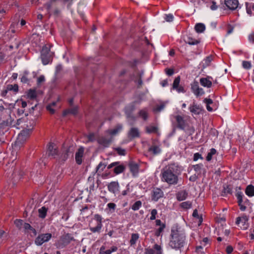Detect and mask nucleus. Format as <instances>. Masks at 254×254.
<instances>
[{"label": "nucleus", "instance_id": "57", "mask_svg": "<svg viewBox=\"0 0 254 254\" xmlns=\"http://www.w3.org/2000/svg\"><path fill=\"white\" fill-rule=\"evenodd\" d=\"M173 18H174V17H173V15L171 14H169L168 15H166V16L165 18V20L168 22L172 21L173 20Z\"/></svg>", "mask_w": 254, "mask_h": 254}, {"label": "nucleus", "instance_id": "49", "mask_svg": "<svg viewBox=\"0 0 254 254\" xmlns=\"http://www.w3.org/2000/svg\"><path fill=\"white\" fill-rule=\"evenodd\" d=\"M14 223L17 228L20 229L23 225V220L21 219H16L14 221Z\"/></svg>", "mask_w": 254, "mask_h": 254}, {"label": "nucleus", "instance_id": "53", "mask_svg": "<svg viewBox=\"0 0 254 254\" xmlns=\"http://www.w3.org/2000/svg\"><path fill=\"white\" fill-rule=\"evenodd\" d=\"M236 195L238 199V202L242 203V202H243L242 192L241 191H239V192H237Z\"/></svg>", "mask_w": 254, "mask_h": 254}, {"label": "nucleus", "instance_id": "60", "mask_svg": "<svg viewBox=\"0 0 254 254\" xmlns=\"http://www.w3.org/2000/svg\"><path fill=\"white\" fill-rule=\"evenodd\" d=\"M95 135L94 133H90L87 136V138L89 141H93L94 140Z\"/></svg>", "mask_w": 254, "mask_h": 254}, {"label": "nucleus", "instance_id": "56", "mask_svg": "<svg viewBox=\"0 0 254 254\" xmlns=\"http://www.w3.org/2000/svg\"><path fill=\"white\" fill-rule=\"evenodd\" d=\"M165 71L166 73L169 76L172 75L174 72V70L172 68H166Z\"/></svg>", "mask_w": 254, "mask_h": 254}, {"label": "nucleus", "instance_id": "5", "mask_svg": "<svg viewBox=\"0 0 254 254\" xmlns=\"http://www.w3.org/2000/svg\"><path fill=\"white\" fill-rule=\"evenodd\" d=\"M248 221V219L246 216L238 217L237 218L236 223L239 226L241 229L246 230L249 226Z\"/></svg>", "mask_w": 254, "mask_h": 254}, {"label": "nucleus", "instance_id": "18", "mask_svg": "<svg viewBox=\"0 0 254 254\" xmlns=\"http://www.w3.org/2000/svg\"><path fill=\"white\" fill-rule=\"evenodd\" d=\"M23 227L27 233H29L31 237H35L37 235V231L29 223H25Z\"/></svg>", "mask_w": 254, "mask_h": 254}, {"label": "nucleus", "instance_id": "19", "mask_svg": "<svg viewBox=\"0 0 254 254\" xmlns=\"http://www.w3.org/2000/svg\"><path fill=\"white\" fill-rule=\"evenodd\" d=\"M119 184L118 182H112L108 185V190L114 193L119 190Z\"/></svg>", "mask_w": 254, "mask_h": 254}, {"label": "nucleus", "instance_id": "20", "mask_svg": "<svg viewBox=\"0 0 254 254\" xmlns=\"http://www.w3.org/2000/svg\"><path fill=\"white\" fill-rule=\"evenodd\" d=\"M189 109L190 112L195 115H199L202 110V108L199 105H197L194 102L193 103L192 105L190 106Z\"/></svg>", "mask_w": 254, "mask_h": 254}, {"label": "nucleus", "instance_id": "51", "mask_svg": "<svg viewBox=\"0 0 254 254\" xmlns=\"http://www.w3.org/2000/svg\"><path fill=\"white\" fill-rule=\"evenodd\" d=\"M157 214V211L156 209H153L151 211V216L150 219L151 220H154L156 219V215Z\"/></svg>", "mask_w": 254, "mask_h": 254}, {"label": "nucleus", "instance_id": "6", "mask_svg": "<svg viewBox=\"0 0 254 254\" xmlns=\"http://www.w3.org/2000/svg\"><path fill=\"white\" fill-rule=\"evenodd\" d=\"M94 219L97 221V226L95 227H90V230L93 233L99 232L102 227V218L99 214H97L94 215Z\"/></svg>", "mask_w": 254, "mask_h": 254}, {"label": "nucleus", "instance_id": "21", "mask_svg": "<svg viewBox=\"0 0 254 254\" xmlns=\"http://www.w3.org/2000/svg\"><path fill=\"white\" fill-rule=\"evenodd\" d=\"M126 169V166L124 164H120V162H119V164L117 166H115L114 168L113 172L115 174L118 175L124 172Z\"/></svg>", "mask_w": 254, "mask_h": 254}, {"label": "nucleus", "instance_id": "58", "mask_svg": "<svg viewBox=\"0 0 254 254\" xmlns=\"http://www.w3.org/2000/svg\"><path fill=\"white\" fill-rule=\"evenodd\" d=\"M69 112L70 114L72 115H76L78 112V110L77 108H73L71 109H68Z\"/></svg>", "mask_w": 254, "mask_h": 254}, {"label": "nucleus", "instance_id": "16", "mask_svg": "<svg viewBox=\"0 0 254 254\" xmlns=\"http://www.w3.org/2000/svg\"><path fill=\"white\" fill-rule=\"evenodd\" d=\"M225 4L229 9L235 10L238 7L239 2L238 0H225Z\"/></svg>", "mask_w": 254, "mask_h": 254}, {"label": "nucleus", "instance_id": "9", "mask_svg": "<svg viewBox=\"0 0 254 254\" xmlns=\"http://www.w3.org/2000/svg\"><path fill=\"white\" fill-rule=\"evenodd\" d=\"M153 249L147 248L145 249V254H162V249L160 245L155 244Z\"/></svg>", "mask_w": 254, "mask_h": 254}, {"label": "nucleus", "instance_id": "24", "mask_svg": "<svg viewBox=\"0 0 254 254\" xmlns=\"http://www.w3.org/2000/svg\"><path fill=\"white\" fill-rule=\"evenodd\" d=\"M128 167L130 171L133 175H135L138 172L139 166L136 163L133 162H130L128 163Z\"/></svg>", "mask_w": 254, "mask_h": 254}, {"label": "nucleus", "instance_id": "36", "mask_svg": "<svg viewBox=\"0 0 254 254\" xmlns=\"http://www.w3.org/2000/svg\"><path fill=\"white\" fill-rule=\"evenodd\" d=\"M180 206L183 209H188L191 207L192 202L190 201L183 202L180 203Z\"/></svg>", "mask_w": 254, "mask_h": 254}, {"label": "nucleus", "instance_id": "43", "mask_svg": "<svg viewBox=\"0 0 254 254\" xmlns=\"http://www.w3.org/2000/svg\"><path fill=\"white\" fill-rule=\"evenodd\" d=\"M138 238L139 236L138 234H132L131 235V239L129 241V243L130 245L132 246L134 245L136 243L137 240L138 239Z\"/></svg>", "mask_w": 254, "mask_h": 254}, {"label": "nucleus", "instance_id": "41", "mask_svg": "<svg viewBox=\"0 0 254 254\" xmlns=\"http://www.w3.org/2000/svg\"><path fill=\"white\" fill-rule=\"evenodd\" d=\"M142 202L140 200H137L135 201L131 206V209L134 211H136L139 210V209L141 207Z\"/></svg>", "mask_w": 254, "mask_h": 254}, {"label": "nucleus", "instance_id": "55", "mask_svg": "<svg viewBox=\"0 0 254 254\" xmlns=\"http://www.w3.org/2000/svg\"><path fill=\"white\" fill-rule=\"evenodd\" d=\"M234 29V26L231 24H227L226 26V30L228 34L231 33Z\"/></svg>", "mask_w": 254, "mask_h": 254}, {"label": "nucleus", "instance_id": "1", "mask_svg": "<svg viewBox=\"0 0 254 254\" xmlns=\"http://www.w3.org/2000/svg\"><path fill=\"white\" fill-rule=\"evenodd\" d=\"M180 173L179 167L175 163H171L166 166L161 171V180L170 186L177 184Z\"/></svg>", "mask_w": 254, "mask_h": 254}, {"label": "nucleus", "instance_id": "32", "mask_svg": "<svg viewBox=\"0 0 254 254\" xmlns=\"http://www.w3.org/2000/svg\"><path fill=\"white\" fill-rule=\"evenodd\" d=\"M245 192L249 196H254V186L252 185L248 186L246 189Z\"/></svg>", "mask_w": 254, "mask_h": 254}, {"label": "nucleus", "instance_id": "28", "mask_svg": "<svg viewBox=\"0 0 254 254\" xmlns=\"http://www.w3.org/2000/svg\"><path fill=\"white\" fill-rule=\"evenodd\" d=\"M111 141L112 140L111 139L106 138L104 137H100L98 139V142L105 147L108 146Z\"/></svg>", "mask_w": 254, "mask_h": 254}, {"label": "nucleus", "instance_id": "35", "mask_svg": "<svg viewBox=\"0 0 254 254\" xmlns=\"http://www.w3.org/2000/svg\"><path fill=\"white\" fill-rule=\"evenodd\" d=\"M12 124V120L11 118H9L6 119L5 121H3L0 124V128H4L6 127L10 126Z\"/></svg>", "mask_w": 254, "mask_h": 254}, {"label": "nucleus", "instance_id": "62", "mask_svg": "<svg viewBox=\"0 0 254 254\" xmlns=\"http://www.w3.org/2000/svg\"><path fill=\"white\" fill-rule=\"evenodd\" d=\"M46 109L50 112L51 114H53L55 113V110L52 108L51 105H48L46 107Z\"/></svg>", "mask_w": 254, "mask_h": 254}, {"label": "nucleus", "instance_id": "25", "mask_svg": "<svg viewBox=\"0 0 254 254\" xmlns=\"http://www.w3.org/2000/svg\"><path fill=\"white\" fill-rule=\"evenodd\" d=\"M145 132L147 133H156L158 135L159 134L158 132V128L156 126H148L145 127Z\"/></svg>", "mask_w": 254, "mask_h": 254}, {"label": "nucleus", "instance_id": "14", "mask_svg": "<svg viewBox=\"0 0 254 254\" xmlns=\"http://www.w3.org/2000/svg\"><path fill=\"white\" fill-rule=\"evenodd\" d=\"M84 151V148L83 147H80L75 153V161L78 165H80L82 163V157L83 156Z\"/></svg>", "mask_w": 254, "mask_h": 254}, {"label": "nucleus", "instance_id": "47", "mask_svg": "<svg viewBox=\"0 0 254 254\" xmlns=\"http://www.w3.org/2000/svg\"><path fill=\"white\" fill-rule=\"evenodd\" d=\"M106 247L104 246H102L100 249L99 254H111L112 252L111 251V249L105 250Z\"/></svg>", "mask_w": 254, "mask_h": 254}, {"label": "nucleus", "instance_id": "64", "mask_svg": "<svg viewBox=\"0 0 254 254\" xmlns=\"http://www.w3.org/2000/svg\"><path fill=\"white\" fill-rule=\"evenodd\" d=\"M119 164V162H113L111 164H109L108 166H107V168L108 169H110L111 168H112L113 167H115V166H117L118 164Z\"/></svg>", "mask_w": 254, "mask_h": 254}, {"label": "nucleus", "instance_id": "23", "mask_svg": "<svg viewBox=\"0 0 254 254\" xmlns=\"http://www.w3.org/2000/svg\"><path fill=\"white\" fill-rule=\"evenodd\" d=\"M210 78H211V77L207 76L206 78H201L200 79V83L201 85L207 87V88H210L212 86V82L210 81Z\"/></svg>", "mask_w": 254, "mask_h": 254}, {"label": "nucleus", "instance_id": "12", "mask_svg": "<svg viewBox=\"0 0 254 254\" xmlns=\"http://www.w3.org/2000/svg\"><path fill=\"white\" fill-rule=\"evenodd\" d=\"M139 136L140 133L138 129L136 127H131L127 133V137L130 140Z\"/></svg>", "mask_w": 254, "mask_h": 254}, {"label": "nucleus", "instance_id": "17", "mask_svg": "<svg viewBox=\"0 0 254 254\" xmlns=\"http://www.w3.org/2000/svg\"><path fill=\"white\" fill-rule=\"evenodd\" d=\"M48 155L54 157L58 153L57 148L56 147L55 145L53 143H49L48 148Z\"/></svg>", "mask_w": 254, "mask_h": 254}, {"label": "nucleus", "instance_id": "15", "mask_svg": "<svg viewBox=\"0 0 254 254\" xmlns=\"http://www.w3.org/2000/svg\"><path fill=\"white\" fill-rule=\"evenodd\" d=\"M155 224L156 226H160L159 228L156 229L154 233L155 236L159 237L164 231L166 225L164 223H162L160 219L156 220Z\"/></svg>", "mask_w": 254, "mask_h": 254}, {"label": "nucleus", "instance_id": "45", "mask_svg": "<svg viewBox=\"0 0 254 254\" xmlns=\"http://www.w3.org/2000/svg\"><path fill=\"white\" fill-rule=\"evenodd\" d=\"M114 150L116 151L117 154L119 155H125L126 154V150L121 147L115 148Z\"/></svg>", "mask_w": 254, "mask_h": 254}, {"label": "nucleus", "instance_id": "29", "mask_svg": "<svg viewBox=\"0 0 254 254\" xmlns=\"http://www.w3.org/2000/svg\"><path fill=\"white\" fill-rule=\"evenodd\" d=\"M232 189L233 187L231 185L224 186L222 193H224V194H222V195L224 196L227 194H231L232 193Z\"/></svg>", "mask_w": 254, "mask_h": 254}, {"label": "nucleus", "instance_id": "38", "mask_svg": "<svg viewBox=\"0 0 254 254\" xmlns=\"http://www.w3.org/2000/svg\"><path fill=\"white\" fill-rule=\"evenodd\" d=\"M138 115L139 117H141L143 120L146 121L148 116L147 110L146 109L141 110L138 113Z\"/></svg>", "mask_w": 254, "mask_h": 254}, {"label": "nucleus", "instance_id": "3", "mask_svg": "<svg viewBox=\"0 0 254 254\" xmlns=\"http://www.w3.org/2000/svg\"><path fill=\"white\" fill-rule=\"evenodd\" d=\"M52 47V44L47 43L42 47L40 51V57L43 64L44 65L48 64L53 61L55 53L51 51Z\"/></svg>", "mask_w": 254, "mask_h": 254}, {"label": "nucleus", "instance_id": "26", "mask_svg": "<svg viewBox=\"0 0 254 254\" xmlns=\"http://www.w3.org/2000/svg\"><path fill=\"white\" fill-rule=\"evenodd\" d=\"M186 43L190 45H197L200 42V39H195L191 37L188 36L186 39L185 40Z\"/></svg>", "mask_w": 254, "mask_h": 254}, {"label": "nucleus", "instance_id": "4", "mask_svg": "<svg viewBox=\"0 0 254 254\" xmlns=\"http://www.w3.org/2000/svg\"><path fill=\"white\" fill-rule=\"evenodd\" d=\"M52 236L51 233L42 234L39 235L35 240V244L37 246H41L44 243L50 240Z\"/></svg>", "mask_w": 254, "mask_h": 254}, {"label": "nucleus", "instance_id": "48", "mask_svg": "<svg viewBox=\"0 0 254 254\" xmlns=\"http://www.w3.org/2000/svg\"><path fill=\"white\" fill-rule=\"evenodd\" d=\"M106 164L102 162H100L96 167V172H102L106 167Z\"/></svg>", "mask_w": 254, "mask_h": 254}, {"label": "nucleus", "instance_id": "59", "mask_svg": "<svg viewBox=\"0 0 254 254\" xmlns=\"http://www.w3.org/2000/svg\"><path fill=\"white\" fill-rule=\"evenodd\" d=\"M199 158L201 159H203L201 154H200L199 153H196L194 154V155H193V160L194 161H196Z\"/></svg>", "mask_w": 254, "mask_h": 254}, {"label": "nucleus", "instance_id": "7", "mask_svg": "<svg viewBox=\"0 0 254 254\" xmlns=\"http://www.w3.org/2000/svg\"><path fill=\"white\" fill-rule=\"evenodd\" d=\"M191 89L196 96H201L204 94L202 88L199 87L198 82L196 81H194L191 84Z\"/></svg>", "mask_w": 254, "mask_h": 254}, {"label": "nucleus", "instance_id": "30", "mask_svg": "<svg viewBox=\"0 0 254 254\" xmlns=\"http://www.w3.org/2000/svg\"><path fill=\"white\" fill-rule=\"evenodd\" d=\"M194 29L198 33H202L205 29V26L203 23H197L195 25Z\"/></svg>", "mask_w": 254, "mask_h": 254}, {"label": "nucleus", "instance_id": "54", "mask_svg": "<svg viewBox=\"0 0 254 254\" xmlns=\"http://www.w3.org/2000/svg\"><path fill=\"white\" fill-rule=\"evenodd\" d=\"M243 66L246 69H249L251 67V64L250 62L248 61H243Z\"/></svg>", "mask_w": 254, "mask_h": 254}, {"label": "nucleus", "instance_id": "2", "mask_svg": "<svg viewBox=\"0 0 254 254\" xmlns=\"http://www.w3.org/2000/svg\"><path fill=\"white\" fill-rule=\"evenodd\" d=\"M185 238L183 230L178 226H174L171 229L169 246L173 249H179L183 247Z\"/></svg>", "mask_w": 254, "mask_h": 254}, {"label": "nucleus", "instance_id": "52", "mask_svg": "<svg viewBox=\"0 0 254 254\" xmlns=\"http://www.w3.org/2000/svg\"><path fill=\"white\" fill-rule=\"evenodd\" d=\"M192 216L195 217V218L199 219V221H200V223H201V222L202 221V217L201 216H200V217L199 216L198 214L197 210L196 209L193 210V212L192 213Z\"/></svg>", "mask_w": 254, "mask_h": 254}, {"label": "nucleus", "instance_id": "39", "mask_svg": "<svg viewBox=\"0 0 254 254\" xmlns=\"http://www.w3.org/2000/svg\"><path fill=\"white\" fill-rule=\"evenodd\" d=\"M27 132L28 130H22L20 133L19 134L17 138V140L20 141L23 140H26L27 137Z\"/></svg>", "mask_w": 254, "mask_h": 254}, {"label": "nucleus", "instance_id": "44", "mask_svg": "<svg viewBox=\"0 0 254 254\" xmlns=\"http://www.w3.org/2000/svg\"><path fill=\"white\" fill-rule=\"evenodd\" d=\"M216 153V150L214 148H212L210 149V152L208 153L207 156L206 157V160L207 161H210L212 158V156L215 154Z\"/></svg>", "mask_w": 254, "mask_h": 254}, {"label": "nucleus", "instance_id": "22", "mask_svg": "<svg viewBox=\"0 0 254 254\" xmlns=\"http://www.w3.org/2000/svg\"><path fill=\"white\" fill-rule=\"evenodd\" d=\"M188 196V193L186 190L179 191L176 193L177 199L180 201L185 200Z\"/></svg>", "mask_w": 254, "mask_h": 254}, {"label": "nucleus", "instance_id": "37", "mask_svg": "<svg viewBox=\"0 0 254 254\" xmlns=\"http://www.w3.org/2000/svg\"><path fill=\"white\" fill-rule=\"evenodd\" d=\"M6 88L7 90L13 91L15 93H16L18 92V85L16 84L14 85L8 84L6 86Z\"/></svg>", "mask_w": 254, "mask_h": 254}, {"label": "nucleus", "instance_id": "33", "mask_svg": "<svg viewBox=\"0 0 254 254\" xmlns=\"http://www.w3.org/2000/svg\"><path fill=\"white\" fill-rule=\"evenodd\" d=\"M122 128V126L121 125H117L114 128L110 129L109 131L110 134L114 135L117 134Z\"/></svg>", "mask_w": 254, "mask_h": 254}, {"label": "nucleus", "instance_id": "8", "mask_svg": "<svg viewBox=\"0 0 254 254\" xmlns=\"http://www.w3.org/2000/svg\"><path fill=\"white\" fill-rule=\"evenodd\" d=\"M164 195L163 191L161 189L156 188H154L152 191L151 198L152 200L157 201L159 198L162 197Z\"/></svg>", "mask_w": 254, "mask_h": 254}, {"label": "nucleus", "instance_id": "34", "mask_svg": "<svg viewBox=\"0 0 254 254\" xmlns=\"http://www.w3.org/2000/svg\"><path fill=\"white\" fill-rule=\"evenodd\" d=\"M213 60V56L212 55H210L207 57L204 60V63H203V67H205L210 65L211 62Z\"/></svg>", "mask_w": 254, "mask_h": 254}, {"label": "nucleus", "instance_id": "11", "mask_svg": "<svg viewBox=\"0 0 254 254\" xmlns=\"http://www.w3.org/2000/svg\"><path fill=\"white\" fill-rule=\"evenodd\" d=\"M73 240V238L70 234H66L60 238L59 243L62 245L65 246L69 244Z\"/></svg>", "mask_w": 254, "mask_h": 254}, {"label": "nucleus", "instance_id": "10", "mask_svg": "<svg viewBox=\"0 0 254 254\" xmlns=\"http://www.w3.org/2000/svg\"><path fill=\"white\" fill-rule=\"evenodd\" d=\"M176 122L177 123V127L181 129H185L187 127V124L184 120L183 117L180 115L175 116Z\"/></svg>", "mask_w": 254, "mask_h": 254}, {"label": "nucleus", "instance_id": "31", "mask_svg": "<svg viewBox=\"0 0 254 254\" xmlns=\"http://www.w3.org/2000/svg\"><path fill=\"white\" fill-rule=\"evenodd\" d=\"M47 211L48 208H46L45 206H43L42 208L39 209V217L42 219L45 218L47 215Z\"/></svg>", "mask_w": 254, "mask_h": 254}, {"label": "nucleus", "instance_id": "42", "mask_svg": "<svg viewBox=\"0 0 254 254\" xmlns=\"http://www.w3.org/2000/svg\"><path fill=\"white\" fill-rule=\"evenodd\" d=\"M27 96L31 100L35 99L37 97L36 91L34 89H30L28 92Z\"/></svg>", "mask_w": 254, "mask_h": 254}, {"label": "nucleus", "instance_id": "27", "mask_svg": "<svg viewBox=\"0 0 254 254\" xmlns=\"http://www.w3.org/2000/svg\"><path fill=\"white\" fill-rule=\"evenodd\" d=\"M148 151L151 152L153 155L159 153L161 152L159 146L153 143V144L148 148Z\"/></svg>", "mask_w": 254, "mask_h": 254}, {"label": "nucleus", "instance_id": "40", "mask_svg": "<svg viewBox=\"0 0 254 254\" xmlns=\"http://www.w3.org/2000/svg\"><path fill=\"white\" fill-rule=\"evenodd\" d=\"M247 13L250 15L254 13V4L246 3Z\"/></svg>", "mask_w": 254, "mask_h": 254}, {"label": "nucleus", "instance_id": "13", "mask_svg": "<svg viewBox=\"0 0 254 254\" xmlns=\"http://www.w3.org/2000/svg\"><path fill=\"white\" fill-rule=\"evenodd\" d=\"M181 78L180 76L176 77L173 83L172 88L173 89H176L178 92H185V90L184 88L182 86H179Z\"/></svg>", "mask_w": 254, "mask_h": 254}, {"label": "nucleus", "instance_id": "50", "mask_svg": "<svg viewBox=\"0 0 254 254\" xmlns=\"http://www.w3.org/2000/svg\"><path fill=\"white\" fill-rule=\"evenodd\" d=\"M28 74V72L25 71L24 72L23 75L21 78V81L24 83H27L29 81V80L27 77V75Z\"/></svg>", "mask_w": 254, "mask_h": 254}, {"label": "nucleus", "instance_id": "63", "mask_svg": "<svg viewBox=\"0 0 254 254\" xmlns=\"http://www.w3.org/2000/svg\"><path fill=\"white\" fill-rule=\"evenodd\" d=\"M202 166V165L201 164H196V165H193V168L196 172H198V171H200Z\"/></svg>", "mask_w": 254, "mask_h": 254}, {"label": "nucleus", "instance_id": "61", "mask_svg": "<svg viewBox=\"0 0 254 254\" xmlns=\"http://www.w3.org/2000/svg\"><path fill=\"white\" fill-rule=\"evenodd\" d=\"M233 251V248L231 246H228L226 247V252L227 254H230Z\"/></svg>", "mask_w": 254, "mask_h": 254}, {"label": "nucleus", "instance_id": "46", "mask_svg": "<svg viewBox=\"0 0 254 254\" xmlns=\"http://www.w3.org/2000/svg\"><path fill=\"white\" fill-rule=\"evenodd\" d=\"M165 107V104L164 103H161L160 105H157L153 109V111L154 112H160L162 110H163Z\"/></svg>", "mask_w": 254, "mask_h": 254}]
</instances>
